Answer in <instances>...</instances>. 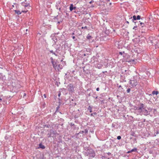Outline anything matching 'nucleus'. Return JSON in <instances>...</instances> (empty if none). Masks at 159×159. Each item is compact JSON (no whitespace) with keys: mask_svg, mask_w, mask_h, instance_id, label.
Returning a JSON list of instances; mask_svg holds the SVG:
<instances>
[{"mask_svg":"<svg viewBox=\"0 0 159 159\" xmlns=\"http://www.w3.org/2000/svg\"><path fill=\"white\" fill-rule=\"evenodd\" d=\"M135 109L138 110L140 112H143L145 115H147L148 114V111L146 109V107L143 103H140L138 107H134Z\"/></svg>","mask_w":159,"mask_h":159,"instance_id":"1","label":"nucleus"},{"mask_svg":"<svg viewBox=\"0 0 159 159\" xmlns=\"http://www.w3.org/2000/svg\"><path fill=\"white\" fill-rule=\"evenodd\" d=\"M53 67L54 68L55 70L57 71H59L63 68L62 66L60 64L57 65V62H56L53 65Z\"/></svg>","mask_w":159,"mask_h":159,"instance_id":"2","label":"nucleus"},{"mask_svg":"<svg viewBox=\"0 0 159 159\" xmlns=\"http://www.w3.org/2000/svg\"><path fill=\"white\" fill-rule=\"evenodd\" d=\"M130 84L132 87L136 86L137 84V82L136 80H131L130 83Z\"/></svg>","mask_w":159,"mask_h":159,"instance_id":"3","label":"nucleus"},{"mask_svg":"<svg viewBox=\"0 0 159 159\" xmlns=\"http://www.w3.org/2000/svg\"><path fill=\"white\" fill-rule=\"evenodd\" d=\"M30 6H29L28 5H25L24 7V8H25V9L24 10H23L21 12H23L26 13L28 11V9H30Z\"/></svg>","mask_w":159,"mask_h":159,"instance_id":"4","label":"nucleus"},{"mask_svg":"<svg viewBox=\"0 0 159 159\" xmlns=\"http://www.w3.org/2000/svg\"><path fill=\"white\" fill-rule=\"evenodd\" d=\"M68 89L69 91L73 92L74 91V87L73 85L71 84H70L68 86Z\"/></svg>","mask_w":159,"mask_h":159,"instance_id":"5","label":"nucleus"},{"mask_svg":"<svg viewBox=\"0 0 159 159\" xmlns=\"http://www.w3.org/2000/svg\"><path fill=\"white\" fill-rule=\"evenodd\" d=\"M76 8V7H73V5L72 4H70V10L71 11H72L74 9H75Z\"/></svg>","mask_w":159,"mask_h":159,"instance_id":"6","label":"nucleus"},{"mask_svg":"<svg viewBox=\"0 0 159 159\" xmlns=\"http://www.w3.org/2000/svg\"><path fill=\"white\" fill-rule=\"evenodd\" d=\"M39 146V148H41L42 149H44L45 148V147L42 144V143H40Z\"/></svg>","mask_w":159,"mask_h":159,"instance_id":"7","label":"nucleus"},{"mask_svg":"<svg viewBox=\"0 0 159 159\" xmlns=\"http://www.w3.org/2000/svg\"><path fill=\"white\" fill-rule=\"evenodd\" d=\"M51 60V62L52 63V66L56 62L54 61L52 57H51L50 58Z\"/></svg>","mask_w":159,"mask_h":159,"instance_id":"8","label":"nucleus"},{"mask_svg":"<svg viewBox=\"0 0 159 159\" xmlns=\"http://www.w3.org/2000/svg\"><path fill=\"white\" fill-rule=\"evenodd\" d=\"M87 38L88 39H91L92 38V37L89 34H88L87 37Z\"/></svg>","mask_w":159,"mask_h":159,"instance_id":"9","label":"nucleus"},{"mask_svg":"<svg viewBox=\"0 0 159 159\" xmlns=\"http://www.w3.org/2000/svg\"><path fill=\"white\" fill-rule=\"evenodd\" d=\"M158 93V92L157 91H153L152 92V94L153 95L155 94L156 95H157Z\"/></svg>","mask_w":159,"mask_h":159,"instance_id":"10","label":"nucleus"},{"mask_svg":"<svg viewBox=\"0 0 159 159\" xmlns=\"http://www.w3.org/2000/svg\"><path fill=\"white\" fill-rule=\"evenodd\" d=\"M15 11L16 13H17L18 14H21V12L18 10H15Z\"/></svg>","mask_w":159,"mask_h":159,"instance_id":"11","label":"nucleus"},{"mask_svg":"<svg viewBox=\"0 0 159 159\" xmlns=\"http://www.w3.org/2000/svg\"><path fill=\"white\" fill-rule=\"evenodd\" d=\"M136 150H137L136 148H134V149H132L131 150V152H135L136 151Z\"/></svg>","mask_w":159,"mask_h":159,"instance_id":"12","label":"nucleus"},{"mask_svg":"<svg viewBox=\"0 0 159 159\" xmlns=\"http://www.w3.org/2000/svg\"><path fill=\"white\" fill-rule=\"evenodd\" d=\"M137 20H140V16L139 15H138L136 17Z\"/></svg>","mask_w":159,"mask_h":159,"instance_id":"13","label":"nucleus"},{"mask_svg":"<svg viewBox=\"0 0 159 159\" xmlns=\"http://www.w3.org/2000/svg\"><path fill=\"white\" fill-rule=\"evenodd\" d=\"M133 17L134 20H137L136 17L135 16H134Z\"/></svg>","mask_w":159,"mask_h":159,"instance_id":"14","label":"nucleus"},{"mask_svg":"<svg viewBox=\"0 0 159 159\" xmlns=\"http://www.w3.org/2000/svg\"><path fill=\"white\" fill-rule=\"evenodd\" d=\"M141 25L142 26V27H143L144 26V24L143 23L141 22L140 23Z\"/></svg>","mask_w":159,"mask_h":159,"instance_id":"15","label":"nucleus"},{"mask_svg":"<svg viewBox=\"0 0 159 159\" xmlns=\"http://www.w3.org/2000/svg\"><path fill=\"white\" fill-rule=\"evenodd\" d=\"M130 91V89L129 88L127 90V91L128 93H129Z\"/></svg>","mask_w":159,"mask_h":159,"instance_id":"16","label":"nucleus"},{"mask_svg":"<svg viewBox=\"0 0 159 159\" xmlns=\"http://www.w3.org/2000/svg\"><path fill=\"white\" fill-rule=\"evenodd\" d=\"M121 138V137L120 136H119L117 137V139L118 140L120 139Z\"/></svg>","mask_w":159,"mask_h":159,"instance_id":"17","label":"nucleus"},{"mask_svg":"<svg viewBox=\"0 0 159 159\" xmlns=\"http://www.w3.org/2000/svg\"><path fill=\"white\" fill-rule=\"evenodd\" d=\"M87 29V27L86 26H85V27H82V29Z\"/></svg>","mask_w":159,"mask_h":159,"instance_id":"18","label":"nucleus"},{"mask_svg":"<svg viewBox=\"0 0 159 159\" xmlns=\"http://www.w3.org/2000/svg\"><path fill=\"white\" fill-rule=\"evenodd\" d=\"M137 28V26H135L134 27V28H133V29L136 30V28Z\"/></svg>","mask_w":159,"mask_h":159,"instance_id":"19","label":"nucleus"},{"mask_svg":"<svg viewBox=\"0 0 159 159\" xmlns=\"http://www.w3.org/2000/svg\"><path fill=\"white\" fill-rule=\"evenodd\" d=\"M120 54L121 55H122L123 53L121 52H119Z\"/></svg>","mask_w":159,"mask_h":159,"instance_id":"20","label":"nucleus"},{"mask_svg":"<svg viewBox=\"0 0 159 159\" xmlns=\"http://www.w3.org/2000/svg\"><path fill=\"white\" fill-rule=\"evenodd\" d=\"M99 88H97V89H96V90H97V91H99Z\"/></svg>","mask_w":159,"mask_h":159,"instance_id":"21","label":"nucleus"},{"mask_svg":"<svg viewBox=\"0 0 159 159\" xmlns=\"http://www.w3.org/2000/svg\"><path fill=\"white\" fill-rule=\"evenodd\" d=\"M43 96H44V98H46V95L45 94H44L43 95Z\"/></svg>","mask_w":159,"mask_h":159,"instance_id":"22","label":"nucleus"},{"mask_svg":"<svg viewBox=\"0 0 159 159\" xmlns=\"http://www.w3.org/2000/svg\"><path fill=\"white\" fill-rule=\"evenodd\" d=\"M85 132L86 133H88V130H87L85 129Z\"/></svg>","mask_w":159,"mask_h":159,"instance_id":"23","label":"nucleus"},{"mask_svg":"<svg viewBox=\"0 0 159 159\" xmlns=\"http://www.w3.org/2000/svg\"><path fill=\"white\" fill-rule=\"evenodd\" d=\"M1 96H0V101H2V98H1Z\"/></svg>","mask_w":159,"mask_h":159,"instance_id":"24","label":"nucleus"},{"mask_svg":"<svg viewBox=\"0 0 159 159\" xmlns=\"http://www.w3.org/2000/svg\"><path fill=\"white\" fill-rule=\"evenodd\" d=\"M61 93H59L58 95V96L59 97L60 96V95H61Z\"/></svg>","mask_w":159,"mask_h":159,"instance_id":"25","label":"nucleus"},{"mask_svg":"<svg viewBox=\"0 0 159 159\" xmlns=\"http://www.w3.org/2000/svg\"><path fill=\"white\" fill-rule=\"evenodd\" d=\"M131 152V151H128L127 152V153H130Z\"/></svg>","mask_w":159,"mask_h":159,"instance_id":"26","label":"nucleus"},{"mask_svg":"<svg viewBox=\"0 0 159 159\" xmlns=\"http://www.w3.org/2000/svg\"><path fill=\"white\" fill-rule=\"evenodd\" d=\"M75 38V36H73V37H72V38H73V39H74Z\"/></svg>","mask_w":159,"mask_h":159,"instance_id":"27","label":"nucleus"},{"mask_svg":"<svg viewBox=\"0 0 159 159\" xmlns=\"http://www.w3.org/2000/svg\"><path fill=\"white\" fill-rule=\"evenodd\" d=\"M101 2H103L104 0H99Z\"/></svg>","mask_w":159,"mask_h":159,"instance_id":"28","label":"nucleus"},{"mask_svg":"<svg viewBox=\"0 0 159 159\" xmlns=\"http://www.w3.org/2000/svg\"><path fill=\"white\" fill-rule=\"evenodd\" d=\"M107 2H109V1H110V0H107Z\"/></svg>","mask_w":159,"mask_h":159,"instance_id":"29","label":"nucleus"},{"mask_svg":"<svg viewBox=\"0 0 159 159\" xmlns=\"http://www.w3.org/2000/svg\"><path fill=\"white\" fill-rule=\"evenodd\" d=\"M103 72V73H105V72H107V71H106L105 72Z\"/></svg>","mask_w":159,"mask_h":159,"instance_id":"30","label":"nucleus"},{"mask_svg":"<svg viewBox=\"0 0 159 159\" xmlns=\"http://www.w3.org/2000/svg\"><path fill=\"white\" fill-rule=\"evenodd\" d=\"M126 22H127V23H128V24H129V22H128V21H126Z\"/></svg>","mask_w":159,"mask_h":159,"instance_id":"31","label":"nucleus"},{"mask_svg":"<svg viewBox=\"0 0 159 159\" xmlns=\"http://www.w3.org/2000/svg\"><path fill=\"white\" fill-rule=\"evenodd\" d=\"M111 3H110V5H111Z\"/></svg>","mask_w":159,"mask_h":159,"instance_id":"32","label":"nucleus"},{"mask_svg":"<svg viewBox=\"0 0 159 159\" xmlns=\"http://www.w3.org/2000/svg\"><path fill=\"white\" fill-rule=\"evenodd\" d=\"M63 61V60H61V61Z\"/></svg>","mask_w":159,"mask_h":159,"instance_id":"33","label":"nucleus"},{"mask_svg":"<svg viewBox=\"0 0 159 159\" xmlns=\"http://www.w3.org/2000/svg\"><path fill=\"white\" fill-rule=\"evenodd\" d=\"M27 31V29H26V31Z\"/></svg>","mask_w":159,"mask_h":159,"instance_id":"34","label":"nucleus"},{"mask_svg":"<svg viewBox=\"0 0 159 159\" xmlns=\"http://www.w3.org/2000/svg\"><path fill=\"white\" fill-rule=\"evenodd\" d=\"M72 34H74V33H73Z\"/></svg>","mask_w":159,"mask_h":159,"instance_id":"35","label":"nucleus"}]
</instances>
